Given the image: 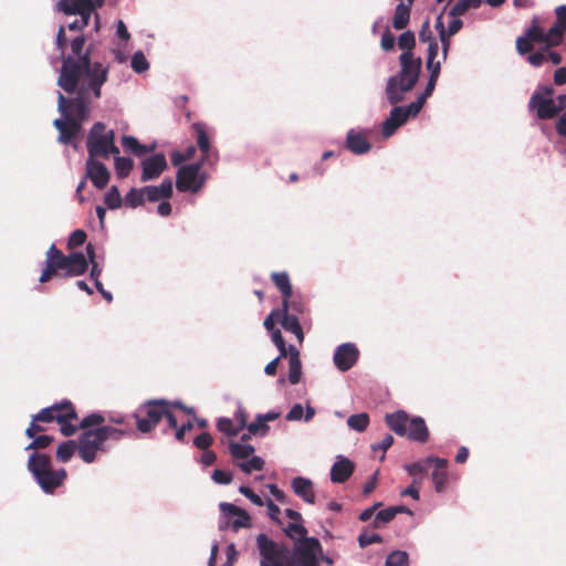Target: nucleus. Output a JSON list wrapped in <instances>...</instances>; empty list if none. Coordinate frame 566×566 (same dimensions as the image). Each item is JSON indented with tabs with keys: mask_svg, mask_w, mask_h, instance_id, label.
<instances>
[{
	"mask_svg": "<svg viewBox=\"0 0 566 566\" xmlns=\"http://www.w3.org/2000/svg\"><path fill=\"white\" fill-rule=\"evenodd\" d=\"M85 42L86 38L82 34L70 42L72 54L63 57L57 85L69 94H74L78 88L83 93H92L94 98H99L109 67L102 62L92 61V48L84 50Z\"/></svg>",
	"mask_w": 566,
	"mask_h": 566,
	"instance_id": "nucleus-1",
	"label": "nucleus"
},
{
	"mask_svg": "<svg viewBox=\"0 0 566 566\" xmlns=\"http://www.w3.org/2000/svg\"><path fill=\"white\" fill-rule=\"evenodd\" d=\"M260 566H318L317 555L322 545L316 537L296 542L293 552L282 543L275 542L266 534L256 536Z\"/></svg>",
	"mask_w": 566,
	"mask_h": 566,
	"instance_id": "nucleus-2",
	"label": "nucleus"
},
{
	"mask_svg": "<svg viewBox=\"0 0 566 566\" xmlns=\"http://www.w3.org/2000/svg\"><path fill=\"white\" fill-rule=\"evenodd\" d=\"M73 98L65 97L57 92V111L62 115L53 123L60 135L57 140L70 144L82 130L83 123L88 118L92 107V93H83L76 88Z\"/></svg>",
	"mask_w": 566,
	"mask_h": 566,
	"instance_id": "nucleus-3",
	"label": "nucleus"
},
{
	"mask_svg": "<svg viewBox=\"0 0 566 566\" xmlns=\"http://www.w3.org/2000/svg\"><path fill=\"white\" fill-rule=\"evenodd\" d=\"M399 63L400 71L389 76L386 83L385 94L390 105L403 101L405 94L416 86L421 73L422 60L412 52H402Z\"/></svg>",
	"mask_w": 566,
	"mask_h": 566,
	"instance_id": "nucleus-4",
	"label": "nucleus"
},
{
	"mask_svg": "<svg viewBox=\"0 0 566 566\" xmlns=\"http://www.w3.org/2000/svg\"><path fill=\"white\" fill-rule=\"evenodd\" d=\"M28 469L45 493H52L66 478L64 469H51V459L44 453L34 452L31 454Z\"/></svg>",
	"mask_w": 566,
	"mask_h": 566,
	"instance_id": "nucleus-5",
	"label": "nucleus"
},
{
	"mask_svg": "<svg viewBox=\"0 0 566 566\" xmlns=\"http://www.w3.org/2000/svg\"><path fill=\"white\" fill-rule=\"evenodd\" d=\"M105 0H59L55 4L56 11L66 15H78L67 24L70 31H83L90 23L93 13L104 4Z\"/></svg>",
	"mask_w": 566,
	"mask_h": 566,
	"instance_id": "nucleus-6",
	"label": "nucleus"
},
{
	"mask_svg": "<svg viewBox=\"0 0 566 566\" xmlns=\"http://www.w3.org/2000/svg\"><path fill=\"white\" fill-rule=\"evenodd\" d=\"M34 420L41 422H51L56 420L60 424L61 432L65 437L74 434L77 430L76 423L72 422L77 420V415L72 403L69 401L43 408L34 416Z\"/></svg>",
	"mask_w": 566,
	"mask_h": 566,
	"instance_id": "nucleus-7",
	"label": "nucleus"
},
{
	"mask_svg": "<svg viewBox=\"0 0 566 566\" xmlns=\"http://www.w3.org/2000/svg\"><path fill=\"white\" fill-rule=\"evenodd\" d=\"M553 88L545 86L542 92L536 91L528 103L531 109H536L537 116L541 119L553 118L559 111L565 107L566 95H559L558 102L553 99Z\"/></svg>",
	"mask_w": 566,
	"mask_h": 566,
	"instance_id": "nucleus-8",
	"label": "nucleus"
},
{
	"mask_svg": "<svg viewBox=\"0 0 566 566\" xmlns=\"http://www.w3.org/2000/svg\"><path fill=\"white\" fill-rule=\"evenodd\" d=\"M205 164L197 161L181 166L177 171L176 187L181 192H198L207 180V174L201 171Z\"/></svg>",
	"mask_w": 566,
	"mask_h": 566,
	"instance_id": "nucleus-9",
	"label": "nucleus"
},
{
	"mask_svg": "<svg viewBox=\"0 0 566 566\" xmlns=\"http://www.w3.org/2000/svg\"><path fill=\"white\" fill-rule=\"evenodd\" d=\"M112 139H115L114 130H107L105 124L102 122L95 123L90 129L86 139L88 158L106 157L108 142Z\"/></svg>",
	"mask_w": 566,
	"mask_h": 566,
	"instance_id": "nucleus-10",
	"label": "nucleus"
},
{
	"mask_svg": "<svg viewBox=\"0 0 566 566\" xmlns=\"http://www.w3.org/2000/svg\"><path fill=\"white\" fill-rule=\"evenodd\" d=\"M392 106L389 117L384 120L381 127V134L385 138L391 137L400 126L407 123L410 117H416L421 111L420 107L413 108L415 102L407 106H398L397 104Z\"/></svg>",
	"mask_w": 566,
	"mask_h": 566,
	"instance_id": "nucleus-11",
	"label": "nucleus"
},
{
	"mask_svg": "<svg viewBox=\"0 0 566 566\" xmlns=\"http://www.w3.org/2000/svg\"><path fill=\"white\" fill-rule=\"evenodd\" d=\"M165 400H151L145 403L144 410L146 416L142 417L139 413H134L133 417L136 419L137 429L140 432H149L154 429L157 423L164 418L166 412Z\"/></svg>",
	"mask_w": 566,
	"mask_h": 566,
	"instance_id": "nucleus-12",
	"label": "nucleus"
},
{
	"mask_svg": "<svg viewBox=\"0 0 566 566\" xmlns=\"http://www.w3.org/2000/svg\"><path fill=\"white\" fill-rule=\"evenodd\" d=\"M105 446L96 429L85 430L78 438V454L85 463H92Z\"/></svg>",
	"mask_w": 566,
	"mask_h": 566,
	"instance_id": "nucleus-13",
	"label": "nucleus"
},
{
	"mask_svg": "<svg viewBox=\"0 0 566 566\" xmlns=\"http://www.w3.org/2000/svg\"><path fill=\"white\" fill-rule=\"evenodd\" d=\"M192 127L196 133L198 148L201 151L199 161L208 166H214L219 160V153L211 146L206 125L203 123H195Z\"/></svg>",
	"mask_w": 566,
	"mask_h": 566,
	"instance_id": "nucleus-14",
	"label": "nucleus"
},
{
	"mask_svg": "<svg viewBox=\"0 0 566 566\" xmlns=\"http://www.w3.org/2000/svg\"><path fill=\"white\" fill-rule=\"evenodd\" d=\"M359 352L355 344L345 343L339 345L334 353V364L340 371L349 370L357 361Z\"/></svg>",
	"mask_w": 566,
	"mask_h": 566,
	"instance_id": "nucleus-15",
	"label": "nucleus"
},
{
	"mask_svg": "<svg viewBox=\"0 0 566 566\" xmlns=\"http://www.w3.org/2000/svg\"><path fill=\"white\" fill-rule=\"evenodd\" d=\"M85 177L88 178L97 189H104L109 181L111 174L103 163L94 158H87L85 163Z\"/></svg>",
	"mask_w": 566,
	"mask_h": 566,
	"instance_id": "nucleus-16",
	"label": "nucleus"
},
{
	"mask_svg": "<svg viewBox=\"0 0 566 566\" xmlns=\"http://www.w3.org/2000/svg\"><path fill=\"white\" fill-rule=\"evenodd\" d=\"M167 167V160L164 154H155L142 160V181L154 180L158 178Z\"/></svg>",
	"mask_w": 566,
	"mask_h": 566,
	"instance_id": "nucleus-17",
	"label": "nucleus"
},
{
	"mask_svg": "<svg viewBox=\"0 0 566 566\" xmlns=\"http://www.w3.org/2000/svg\"><path fill=\"white\" fill-rule=\"evenodd\" d=\"M355 464L344 455H337L335 463L331 469V481L334 483H344L354 473Z\"/></svg>",
	"mask_w": 566,
	"mask_h": 566,
	"instance_id": "nucleus-18",
	"label": "nucleus"
},
{
	"mask_svg": "<svg viewBox=\"0 0 566 566\" xmlns=\"http://www.w3.org/2000/svg\"><path fill=\"white\" fill-rule=\"evenodd\" d=\"M291 488L294 492V494L302 499L305 503L314 504L316 496H315V490L314 484L312 480L304 476H296L293 478L291 481Z\"/></svg>",
	"mask_w": 566,
	"mask_h": 566,
	"instance_id": "nucleus-19",
	"label": "nucleus"
},
{
	"mask_svg": "<svg viewBox=\"0 0 566 566\" xmlns=\"http://www.w3.org/2000/svg\"><path fill=\"white\" fill-rule=\"evenodd\" d=\"M88 262L82 252H72L67 255L64 266L61 269L66 276H77L86 272Z\"/></svg>",
	"mask_w": 566,
	"mask_h": 566,
	"instance_id": "nucleus-20",
	"label": "nucleus"
},
{
	"mask_svg": "<svg viewBox=\"0 0 566 566\" xmlns=\"http://www.w3.org/2000/svg\"><path fill=\"white\" fill-rule=\"evenodd\" d=\"M144 193L145 199L151 202L169 199L172 195V181L166 178L158 186H145Z\"/></svg>",
	"mask_w": 566,
	"mask_h": 566,
	"instance_id": "nucleus-21",
	"label": "nucleus"
},
{
	"mask_svg": "<svg viewBox=\"0 0 566 566\" xmlns=\"http://www.w3.org/2000/svg\"><path fill=\"white\" fill-rule=\"evenodd\" d=\"M346 146L355 155H364L371 148V145L366 136L360 132H356L355 129L348 130L346 136Z\"/></svg>",
	"mask_w": 566,
	"mask_h": 566,
	"instance_id": "nucleus-22",
	"label": "nucleus"
},
{
	"mask_svg": "<svg viewBox=\"0 0 566 566\" xmlns=\"http://www.w3.org/2000/svg\"><path fill=\"white\" fill-rule=\"evenodd\" d=\"M409 440L423 443L429 438V430L422 417H415L408 422L407 433Z\"/></svg>",
	"mask_w": 566,
	"mask_h": 566,
	"instance_id": "nucleus-23",
	"label": "nucleus"
},
{
	"mask_svg": "<svg viewBox=\"0 0 566 566\" xmlns=\"http://www.w3.org/2000/svg\"><path fill=\"white\" fill-rule=\"evenodd\" d=\"M280 310H281L280 323H281L282 327L285 331L293 333L296 336V338L298 339V342H303L304 335H303V331H302L300 321L297 318V315L293 314V313H289V306H286V307L282 306Z\"/></svg>",
	"mask_w": 566,
	"mask_h": 566,
	"instance_id": "nucleus-24",
	"label": "nucleus"
},
{
	"mask_svg": "<svg viewBox=\"0 0 566 566\" xmlns=\"http://www.w3.org/2000/svg\"><path fill=\"white\" fill-rule=\"evenodd\" d=\"M387 426L398 436L403 437L407 433L409 422L408 413L403 410H398L394 413L386 415Z\"/></svg>",
	"mask_w": 566,
	"mask_h": 566,
	"instance_id": "nucleus-25",
	"label": "nucleus"
},
{
	"mask_svg": "<svg viewBox=\"0 0 566 566\" xmlns=\"http://www.w3.org/2000/svg\"><path fill=\"white\" fill-rule=\"evenodd\" d=\"M272 280L275 286L282 294V305L283 307L289 306V298L292 297L293 290L290 283V277L286 272H274L272 273Z\"/></svg>",
	"mask_w": 566,
	"mask_h": 566,
	"instance_id": "nucleus-26",
	"label": "nucleus"
},
{
	"mask_svg": "<svg viewBox=\"0 0 566 566\" xmlns=\"http://www.w3.org/2000/svg\"><path fill=\"white\" fill-rule=\"evenodd\" d=\"M399 3L397 4L395 9V15L392 20V27L396 30H402L405 29L410 20V9L412 6H409L408 3H405L403 0H398Z\"/></svg>",
	"mask_w": 566,
	"mask_h": 566,
	"instance_id": "nucleus-27",
	"label": "nucleus"
},
{
	"mask_svg": "<svg viewBox=\"0 0 566 566\" xmlns=\"http://www.w3.org/2000/svg\"><path fill=\"white\" fill-rule=\"evenodd\" d=\"M122 146L126 151L132 153L137 157L144 156L155 148V145L147 147L140 144L137 138L130 135H125L122 137Z\"/></svg>",
	"mask_w": 566,
	"mask_h": 566,
	"instance_id": "nucleus-28",
	"label": "nucleus"
},
{
	"mask_svg": "<svg viewBox=\"0 0 566 566\" xmlns=\"http://www.w3.org/2000/svg\"><path fill=\"white\" fill-rule=\"evenodd\" d=\"M315 415V409L306 405L305 409L302 403H295L290 411L286 413L285 419L287 421H300L304 419L305 422H308Z\"/></svg>",
	"mask_w": 566,
	"mask_h": 566,
	"instance_id": "nucleus-29",
	"label": "nucleus"
},
{
	"mask_svg": "<svg viewBox=\"0 0 566 566\" xmlns=\"http://www.w3.org/2000/svg\"><path fill=\"white\" fill-rule=\"evenodd\" d=\"M103 443L107 441H119L130 433V429H119L112 426H102L96 428Z\"/></svg>",
	"mask_w": 566,
	"mask_h": 566,
	"instance_id": "nucleus-30",
	"label": "nucleus"
},
{
	"mask_svg": "<svg viewBox=\"0 0 566 566\" xmlns=\"http://www.w3.org/2000/svg\"><path fill=\"white\" fill-rule=\"evenodd\" d=\"M428 72H429V78H428V82H427V86H426L423 93H421L417 97V99L415 101V107L413 108L420 107L422 109L427 98L429 96H431V94L434 91V87L437 85V81H438V77L440 75V71H437V69H436V70L428 71Z\"/></svg>",
	"mask_w": 566,
	"mask_h": 566,
	"instance_id": "nucleus-31",
	"label": "nucleus"
},
{
	"mask_svg": "<svg viewBox=\"0 0 566 566\" xmlns=\"http://www.w3.org/2000/svg\"><path fill=\"white\" fill-rule=\"evenodd\" d=\"M245 426V419L242 416L240 424H235L230 418H219L217 427L218 430L228 437H235L241 429Z\"/></svg>",
	"mask_w": 566,
	"mask_h": 566,
	"instance_id": "nucleus-32",
	"label": "nucleus"
},
{
	"mask_svg": "<svg viewBox=\"0 0 566 566\" xmlns=\"http://www.w3.org/2000/svg\"><path fill=\"white\" fill-rule=\"evenodd\" d=\"M229 449L231 457L237 461L249 459L255 451L253 446L240 442H230Z\"/></svg>",
	"mask_w": 566,
	"mask_h": 566,
	"instance_id": "nucleus-33",
	"label": "nucleus"
},
{
	"mask_svg": "<svg viewBox=\"0 0 566 566\" xmlns=\"http://www.w3.org/2000/svg\"><path fill=\"white\" fill-rule=\"evenodd\" d=\"M66 259L67 255H64L55 244H52L46 252L45 264L50 263L52 268L61 270L64 266Z\"/></svg>",
	"mask_w": 566,
	"mask_h": 566,
	"instance_id": "nucleus-34",
	"label": "nucleus"
},
{
	"mask_svg": "<svg viewBox=\"0 0 566 566\" xmlns=\"http://www.w3.org/2000/svg\"><path fill=\"white\" fill-rule=\"evenodd\" d=\"M482 0H459L449 11L450 17L463 15L470 9H478Z\"/></svg>",
	"mask_w": 566,
	"mask_h": 566,
	"instance_id": "nucleus-35",
	"label": "nucleus"
},
{
	"mask_svg": "<svg viewBox=\"0 0 566 566\" xmlns=\"http://www.w3.org/2000/svg\"><path fill=\"white\" fill-rule=\"evenodd\" d=\"M264 460L259 455H251L245 461L238 462L237 465L240 468V470L247 474L251 473L252 471H261L264 468Z\"/></svg>",
	"mask_w": 566,
	"mask_h": 566,
	"instance_id": "nucleus-36",
	"label": "nucleus"
},
{
	"mask_svg": "<svg viewBox=\"0 0 566 566\" xmlns=\"http://www.w3.org/2000/svg\"><path fill=\"white\" fill-rule=\"evenodd\" d=\"M438 53H439V44H438V42L436 40L434 41H430L429 42V46H428L427 61H426V66H427L428 71L436 70V67H437V71L441 70V62H442V60L436 61V57L438 56Z\"/></svg>",
	"mask_w": 566,
	"mask_h": 566,
	"instance_id": "nucleus-37",
	"label": "nucleus"
},
{
	"mask_svg": "<svg viewBox=\"0 0 566 566\" xmlns=\"http://www.w3.org/2000/svg\"><path fill=\"white\" fill-rule=\"evenodd\" d=\"M347 424L352 430L363 432L369 424V416L366 412L352 415L347 419Z\"/></svg>",
	"mask_w": 566,
	"mask_h": 566,
	"instance_id": "nucleus-38",
	"label": "nucleus"
},
{
	"mask_svg": "<svg viewBox=\"0 0 566 566\" xmlns=\"http://www.w3.org/2000/svg\"><path fill=\"white\" fill-rule=\"evenodd\" d=\"M115 171L118 178H125L133 169L134 161L129 157L115 156Z\"/></svg>",
	"mask_w": 566,
	"mask_h": 566,
	"instance_id": "nucleus-39",
	"label": "nucleus"
},
{
	"mask_svg": "<svg viewBox=\"0 0 566 566\" xmlns=\"http://www.w3.org/2000/svg\"><path fill=\"white\" fill-rule=\"evenodd\" d=\"M144 201H145L144 187L143 188H132L125 197L126 206H128L133 209L142 206L144 203Z\"/></svg>",
	"mask_w": 566,
	"mask_h": 566,
	"instance_id": "nucleus-40",
	"label": "nucleus"
},
{
	"mask_svg": "<svg viewBox=\"0 0 566 566\" xmlns=\"http://www.w3.org/2000/svg\"><path fill=\"white\" fill-rule=\"evenodd\" d=\"M286 536H289L292 539H298L304 541L307 534V530L302 525L301 523H290L286 525V527L283 528Z\"/></svg>",
	"mask_w": 566,
	"mask_h": 566,
	"instance_id": "nucleus-41",
	"label": "nucleus"
},
{
	"mask_svg": "<svg viewBox=\"0 0 566 566\" xmlns=\"http://www.w3.org/2000/svg\"><path fill=\"white\" fill-rule=\"evenodd\" d=\"M104 202L108 209H118L122 206V197L116 186H112L104 196Z\"/></svg>",
	"mask_w": 566,
	"mask_h": 566,
	"instance_id": "nucleus-42",
	"label": "nucleus"
},
{
	"mask_svg": "<svg viewBox=\"0 0 566 566\" xmlns=\"http://www.w3.org/2000/svg\"><path fill=\"white\" fill-rule=\"evenodd\" d=\"M76 444L74 441L69 440L61 443L56 450V457L62 462H67L74 454Z\"/></svg>",
	"mask_w": 566,
	"mask_h": 566,
	"instance_id": "nucleus-43",
	"label": "nucleus"
},
{
	"mask_svg": "<svg viewBox=\"0 0 566 566\" xmlns=\"http://www.w3.org/2000/svg\"><path fill=\"white\" fill-rule=\"evenodd\" d=\"M302 364L300 358L289 359V381L296 385L301 380Z\"/></svg>",
	"mask_w": 566,
	"mask_h": 566,
	"instance_id": "nucleus-44",
	"label": "nucleus"
},
{
	"mask_svg": "<svg viewBox=\"0 0 566 566\" xmlns=\"http://www.w3.org/2000/svg\"><path fill=\"white\" fill-rule=\"evenodd\" d=\"M408 554L402 551L391 552L385 562V566H408Z\"/></svg>",
	"mask_w": 566,
	"mask_h": 566,
	"instance_id": "nucleus-45",
	"label": "nucleus"
},
{
	"mask_svg": "<svg viewBox=\"0 0 566 566\" xmlns=\"http://www.w3.org/2000/svg\"><path fill=\"white\" fill-rule=\"evenodd\" d=\"M132 69L140 74L149 69V63L142 51H137L133 54L130 61Z\"/></svg>",
	"mask_w": 566,
	"mask_h": 566,
	"instance_id": "nucleus-46",
	"label": "nucleus"
},
{
	"mask_svg": "<svg viewBox=\"0 0 566 566\" xmlns=\"http://www.w3.org/2000/svg\"><path fill=\"white\" fill-rule=\"evenodd\" d=\"M248 430L250 433L252 434H255V436H265L266 432L269 431V426L266 424V422L264 421V419L261 417V415H258L255 420L252 421L249 426H248Z\"/></svg>",
	"mask_w": 566,
	"mask_h": 566,
	"instance_id": "nucleus-47",
	"label": "nucleus"
},
{
	"mask_svg": "<svg viewBox=\"0 0 566 566\" xmlns=\"http://www.w3.org/2000/svg\"><path fill=\"white\" fill-rule=\"evenodd\" d=\"M395 518V511L391 506L380 510L374 520V527H380Z\"/></svg>",
	"mask_w": 566,
	"mask_h": 566,
	"instance_id": "nucleus-48",
	"label": "nucleus"
},
{
	"mask_svg": "<svg viewBox=\"0 0 566 566\" xmlns=\"http://www.w3.org/2000/svg\"><path fill=\"white\" fill-rule=\"evenodd\" d=\"M416 44L415 34L411 31H406L401 33L398 38V46L403 52H412V49Z\"/></svg>",
	"mask_w": 566,
	"mask_h": 566,
	"instance_id": "nucleus-49",
	"label": "nucleus"
},
{
	"mask_svg": "<svg viewBox=\"0 0 566 566\" xmlns=\"http://www.w3.org/2000/svg\"><path fill=\"white\" fill-rule=\"evenodd\" d=\"M532 22L525 35L535 42L544 43L545 31L538 25V19L534 17Z\"/></svg>",
	"mask_w": 566,
	"mask_h": 566,
	"instance_id": "nucleus-50",
	"label": "nucleus"
},
{
	"mask_svg": "<svg viewBox=\"0 0 566 566\" xmlns=\"http://www.w3.org/2000/svg\"><path fill=\"white\" fill-rule=\"evenodd\" d=\"M563 33L557 30L554 25H552L545 33H544V44L546 45H557L563 40Z\"/></svg>",
	"mask_w": 566,
	"mask_h": 566,
	"instance_id": "nucleus-51",
	"label": "nucleus"
},
{
	"mask_svg": "<svg viewBox=\"0 0 566 566\" xmlns=\"http://www.w3.org/2000/svg\"><path fill=\"white\" fill-rule=\"evenodd\" d=\"M382 538L377 533H368L367 531L363 532L358 536V544L361 548H365L371 544L381 543Z\"/></svg>",
	"mask_w": 566,
	"mask_h": 566,
	"instance_id": "nucleus-52",
	"label": "nucleus"
},
{
	"mask_svg": "<svg viewBox=\"0 0 566 566\" xmlns=\"http://www.w3.org/2000/svg\"><path fill=\"white\" fill-rule=\"evenodd\" d=\"M104 421H105V418L101 413L94 412V413H91V415H87L86 417H84L81 420V422L76 426L85 429V428H90L93 426H99Z\"/></svg>",
	"mask_w": 566,
	"mask_h": 566,
	"instance_id": "nucleus-53",
	"label": "nucleus"
},
{
	"mask_svg": "<svg viewBox=\"0 0 566 566\" xmlns=\"http://www.w3.org/2000/svg\"><path fill=\"white\" fill-rule=\"evenodd\" d=\"M432 481L437 492L443 491L448 482V474L444 470H434L432 472Z\"/></svg>",
	"mask_w": 566,
	"mask_h": 566,
	"instance_id": "nucleus-54",
	"label": "nucleus"
},
{
	"mask_svg": "<svg viewBox=\"0 0 566 566\" xmlns=\"http://www.w3.org/2000/svg\"><path fill=\"white\" fill-rule=\"evenodd\" d=\"M428 467H429V464H428V461L426 459V460H422V461H417V462L408 463L403 468L408 472V474H410V475H418V474H422L423 472H426L428 470Z\"/></svg>",
	"mask_w": 566,
	"mask_h": 566,
	"instance_id": "nucleus-55",
	"label": "nucleus"
},
{
	"mask_svg": "<svg viewBox=\"0 0 566 566\" xmlns=\"http://www.w3.org/2000/svg\"><path fill=\"white\" fill-rule=\"evenodd\" d=\"M211 478L214 481V483H217V484L228 485V484L231 483V481L233 479V475L229 471H224V470H221V469H216L212 472Z\"/></svg>",
	"mask_w": 566,
	"mask_h": 566,
	"instance_id": "nucleus-56",
	"label": "nucleus"
},
{
	"mask_svg": "<svg viewBox=\"0 0 566 566\" xmlns=\"http://www.w3.org/2000/svg\"><path fill=\"white\" fill-rule=\"evenodd\" d=\"M53 438L51 436H39L33 438L32 442L25 448V450L31 449H44L51 444Z\"/></svg>",
	"mask_w": 566,
	"mask_h": 566,
	"instance_id": "nucleus-57",
	"label": "nucleus"
},
{
	"mask_svg": "<svg viewBox=\"0 0 566 566\" xmlns=\"http://www.w3.org/2000/svg\"><path fill=\"white\" fill-rule=\"evenodd\" d=\"M233 531H239L250 526V515L243 510L239 515L234 516L231 522Z\"/></svg>",
	"mask_w": 566,
	"mask_h": 566,
	"instance_id": "nucleus-58",
	"label": "nucleus"
},
{
	"mask_svg": "<svg viewBox=\"0 0 566 566\" xmlns=\"http://www.w3.org/2000/svg\"><path fill=\"white\" fill-rule=\"evenodd\" d=\"M532 42H533V40H531L526 35L518 36L517 40H516V50H517V52L521 55H525L526 53H531L532 50H533Z\"/></svg>",
	"mask_w": 566,
	"mask_h": 566,
	"instance_id": "nucleus-59",
	"label": "nucleus"
},
{
	"mask_svg": "<svg viewBox=\"0 0 566 566\" xmlns=\"http://www.w3.org/2000/svg\"><path fill=\"white\" fill-rule=\"evenodd\" d=\"M219 507L221 513L228 518L234 517L243 511L241 507L227 502H221L219 504Z\"/></svg>",
	"mask_w": 566,
	"mask_h": 566,
	"instance_id": "nucleus-60",
	"label": "nucleus"
},
{
	"mask_svg": "<svg viewBox=\"0 0 566 566\" xmlns=\"http://www.w3.org/2000/svg\"><path fill=\"white\" fill-rule=\"evenodd\" d=\"M86 240V233L84 230L77 229L72 232V234L69 238L67 245L69 248H75L84 244Z\"/></svg>",
	"mask_w": 566,
	"mask_h": 566,
	"instance_id": "nucleus-61",
	"label": "nucleus"
},
{
	"mask_svg": "<svg viewBox=\"0 0 566 566\" xmlns=\"http://www.w3.org/2000/svg\"><path fill=\"white\" fill-rule=\"evenodd\" d=\"M239 492L242 495H244L245 497H248L253 504H255L258 506L264 505V501L262 500V497L260 495L255 494L249 486L241 485L239 488Z\"/></svg>",
	"mask_w": 566,
	"mask_h": 566,
	"instance_id": "nucleus-62",
	"label": "nucleus"
},
{
	"mask_svg": "<svg viewBox=\"0 0 566 566\" xmlns=\"http://www.w3.org/2000/svg\"><path fill=\"white\" fill-rule=\"evenodd\" d=\"M527 61L533 66H541L546 62L545 46L536 52H531L527 56Z\"/></svg>",
	"mask_w": 566,
	"mask_h": 566,
	"instance_id": "nucleus-63",
	"label": "nucleus"
},
{
	"mask_svg": "<svg viewBox=\"0 0 566 566\" xmlns=\"http://www.w3.org/2000/svg\"><path fill=\"white\" fill-rule=\"evenodd\" d=\"M212 441L213 440L209 433L202 432L195 438L193 443L198 449H201L205 451V450H208V448L212 444Z\"/></svg>",
	"mask_w": 566,
	"mask_h": 566,
	"instance_id": "nucleus-64",
	"label": "nucleus"
}]
</instances>
